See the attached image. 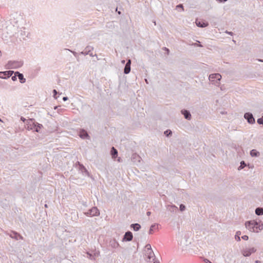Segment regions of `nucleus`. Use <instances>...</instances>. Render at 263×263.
<instances>
[{
  "mask_svg": "<svg viewBox=\"0 0 263 263\" xmlns=\"http://www.w3.org/2000/svg\"><path fill=\"white\" fill-rule=\"evenodd\" d=\"M132 159L134 160V161H138V162H140V157L138 155H137L136 154H134L132 155Z\"/></svg>",
  "mask_w": 263,
  "mask_h": 263,
  "instance_id": "obj_28",
  "label": "nucleus"
},
{
  "mask_svg": "<svg viewBox=\"0 0 263 263\" xmlns=\"http://www.w3.org/2000/svg\"><path fill=\"white\" fill-rule=\"evenodd\" d=\"M42 127H43L42 124H40V123L36 122V124H35V128L34 129L33 132H37V133H40V129Z\"/></svg>",
  "mask_w": 263,
  "mask_h": 263,
  "instance_id": "obj_24",
  "label": "nucleus"
},
{
  "mask_svg": "<svg viewBox=\"0 0 263 263\" xmlns=\"http://www.w3.org/2000/svg\"><path fill=\"white\" fill-rule=\"evenodd\" d=\"M190 232H186L182 235V238L180 240V245L183 246H187L188 243H191V241L189 242V239L190 237Z\"/></svg>",
  "mask_w": 263,
  "mask_h": 263,
  "instance_id": "obj_5",
  "label": "nucleus"
},
{
  "mask_svg": "<svg viewBox=\"0 0 263 263\" xmlns=\"http://www.w3.org/2000/svg\"><path fill=\"white\" fill-rule=\"evenodd\" d=\"M220 89H221V90H222V87H220Z\"/></svg>",
  "mask_w": 263,
  "mask_h": 263,
  "instance_id": "obj_57",
  "label": "nucleus"
},
{
  "mask_svg": "<svg viewBox=\"0 0 263 263\" xmlns=\"http://www.w3.org/2000/svg\"><path fill=\"white\" fill-rule=\"evenodd\" d=\"M110 153L112 158H116L118 155V151L114 147H111Z\"/></svg>",
  "mask_w": 263,
  "mask_h": 263,
  "instance_id": "obj_26",
  "label": "nucleus"
},
{
  "mask_svg": "<svg viewBox=\"0 0 263 263\" xmlns=\"http://www.w3.org/2000/svg\"><path fill=\"white\" fill-rule=\"evenodd\" d=\"M163 50L166 52V54L168 55L170 53V50L166 47H163Z\"/></svg>",
  "mask_w": 263,
  "mask_h": 263,
  "instance_id": "obj_38",
  "label": "nucleus"
},
{
  "mask_svg": "<svg viewBox=\"0 0 263 263\" xmlns=\"http://www.w3.org/2000/svg\"><path fill=\"white\" fill-rule=\"evenodd\" d=\"M21 120L23 122H25L26 121H27L26 119L23 117H21Z\"/></svg>",
  "mask_w": 263,
  "mask_h": 263,
  "instance_id": "obj_42",
  "label": "nucleus"
},
{
  "mask_svg": "<svg viewBox=\"0 0 263 263\" xmlns=\"http://www.w3.org/2000/svg\"><path fill=\"white\" fill-rule=\"evenodd\" d=\"M88 255H89V256H90V258L91 259H92V258L93 257V256H92V255L89 254V253H88Z\"/></svg>",
  "mask_w": 263,
  "mask_h": 263,
  "instance_id": "obj_48",
  "label": "nucleus"
},
{
  "mask_svg": "<svg viewBox=\"0 0 263 263\" xmlns=\"http://www.w3.org/2000/svg\"><path fill=\"white\" fill-rule=\"evenodd\" d=\"M133 238V235L130 231L126 232L122 239L123 241H131Z\"/></svg>",
  "mask_w": 263,
  "mask_h": 263,
  "instance_id": "obj_13",
  "label": "nucleus"
},
{
  "mask_svg": "<svg viewBox=\"0 0 263 263\" xmlns=\"http://www.w3.org/2000/svg\"><path fill=\"white\" fill-rule=\"evenodd\" d=\"M204 262L205 263H212L209 260H208V259H205L204 260Z\"/></svg>",
  "mask_w": 263,
  "mask_h": 263,
  "instance_id": "obj_43",
  "label": "nucleus"
},
{
  "mask_svg": "<svg viewBox=\"0 0 263 263\" xmlns=\"http://www.w3.org/2000/svg\"><path fill=\"white\" fill-rule=\"evenodd\" d=\"M255 263H261L260 261L259 260H256Z\"/></svg>",
  "mask_w": 263,
  "mask_h": 263,
  "instance_id": "obj_49",
  "label": "nucleus"
},
{
  "mask_svg": "<svg viewBox=\"0 0 263 263\" xmlns=\"http://www.w3.org/2000/svg\"><path fill=\"white\" fill-rule=\"evenodd\" d=\"M13 74L14 76L12 75V76H11L10 77H11L12 81H15L17 80V74H16V71L14 72Z\"/></svg>",
  "mask_w": 263,
  "mask_h": 263,
  "instance_id": "obj_33",
  "label": "nucleus"
},
{
  "mask_svg": "<svg viewBox=\"0 0 263 263\" xmlns=\"http://www.w3.org/2000/svg\"><path fill=\"white\" fill-rule=\"evenodd\" d=\"M221 76L220 73H215L209 75V80L210 82H218L221 79Z\"/></svg>",
  "mask_w": 263,
  "mask_h": 263,
  "instance_id": "obj_6",
  "label": "nucleus"
},
{
  "mask_svg": "<svg viewBox=\"0 0 263 263\" xmlns=\"http://www.w3.org/2000/svg\"><path fill=\"white\" fill-rule=\"evenodd\" d=\"M18 15L16 13L11 14L9 17V20L10 24H11L13 27L17 25L18 23Z\"/></svg>",
  "mask_w": 263,
  "mask_h": 263,
  "instance_id": "obj_4",
  "label": "nucleus"
},
{
  "mask_svg": "<svg viewBox=\"0 0 263 263\" xmlns=\"http://www.w3.org/2000/svg\"><path fill=\"white\" fill-rule=\"evenodd\" d=\"M246 229L251 232L257 233L263 228L262 224H260L256 220H250L245 222Z\"/></svg>",
  "mask_w": 263,
  "mask_h": 263,
  "instance_id": "obj_1",
  "label": "nucleus"
},
{
  "mask_svg": "<svg viewBox=\"0 0 263 263\" xmlns=\"http://www.w3.org/2000/svg\"><path fill=\"white\" fill-rule=\"evenodd\" d=\"M255 214L258 216L263 215V208L258 207L255 209Z\"/></svg>",
  "mask_w": 263,
  "mask_h": 263,
  "instance_id": "obj_25",
  "label": "nucleus"
},
{
  "mask_svg": "<svg viewBox=\"0 0 263 263\" xmlns=\"http://www.w3.org/2000/svg\"><path fill=\"white\" fill-rule=\"evenodd\" d=\"M8 235L12 238L15 239V240L22 239L23 237L15 231H11L8 233Z\"/></svg>",
  "mask_w": 263,
  "mask_h": 263,
  "instance_id": "obj_14",
  "label": "nucleus"
},
{
  "mask_svg": "<svg viewBox=\"0 0 263 263\" xmlns=\"http://www.w3.org/2000/svg\"><path fill=\"white\" fill-rule=\"evenodd\" d=\"M256 251V250L254 248H246L242 251V254L245 257H249Z\"/></svg>",
  "mask_w": 263,
  "mask_h": 263,
  "instance_id": "obj_12",
  "label": "nucleus"
},
{
  "mask_svg": "<svg viewBox=\"0 0 263 263\" xmlns=\"http://www.w3.org/2000/svg\"><path fill=\"white\" fill-rule=\"evenodd\" d=\"M158 226H156L155 224H152L149 229V234H152L153 231L154 229L157 228Z\"/></svg>",
  "mask_w": 263,
  "mask_h": 263,
  "instance_id": "obj_29",
  "label": "nucleus"
},
{
  "mask_svg": "<svg viewBox=\"0 0 263 263\" xmlns=\"http://www.w3.org/2000/svg\"><path fill=\"white\" fill-rule=\"evenodd\" d=\"M166 209L171 213H175L178 210V208L175 205H167L166 206Z\"/></svg>",
  "mask_w": 263,
  "mask_h": 263,
  "instance_id": "obj_20",
  "label": "nucleus"
},
{
  "mask_svg": "<svg viewBox=\"0 0 263 263\" xmlns=\"http://www.w3.org/2000/svg\"><path fill=\"white\" fill-rule=\"evenodd\" d=\"M179 208H180V210L181 211H183L185 209V206L184 204H181L180 205Z\"/></svg>",
  "mask_w": 263,
  "mask_h": 263,
  "instance_id": "obj_36",
  "label": "nucleus"
},
{
  "mask_svg": "<svg viewBox=\"0 0 263 263\" xmlns=\"http://www.w3.org/2000/svg\"><path fill=\"white\" fill-rule=\"evenodd\" d=\"M23 65L22 61H9L7 67L9 69H17L21 67Z\"/></svg>",
  "mask_w": 263,
  "mask_h": 263,
  "instance_id": "obj_3",
  "label": "nucleus"
},
{
  "mask_svg": "<svg viewBox=\"0 0 263 263\" xmlns=\"http://www.w3.org/2000/svg\"><path fill=\"white\" fill-rule=\"evenodd\" d=\"M216 1L219 3H224L226 2H227L228 0H216Z\"/></svg>",
  "mask_w": 263,
  "mask_h": 263,
  "instance_id": "obj_41",
  "label": "nucleus"
},
{
  "mask_svg": "<svg viewBox=\"0 0 263 263\" xmlns=\"http://www.w3.org/2000/svg\"><path fill=\"white\" fill-rule=\"evenodd\" d=\"M259 61L260 62H262V60H259Z\"/></svg>",
  "mask_w": 263,
  "mask_h": 263,
  "instance_id": "obj_56",
  "label": "nucleus"
},
{
  "mask_svg": "<svg viewBox=\"0 0 263 263\" xmlns=\"http://www.w3.org/2000/svg\"><path fill=\"white\" fill-rule=\"evenodd\" d=\"M78 164L79 165V170L81 172L82 174L85 176H89V172L86 170V168L85 167V166L82 164H81L79 162H78Z\"/></svg>",
  "mask_w": 263,
  "mask_h": 263,
  "instance_id": "obj_15",
  "label": "nucleus"
},
{
  "mask_svg": "<svg viewBox=\"0 0 263 263\" xmlns=\"http://www.w3.org/2000/svg\"><path fill=\"white\" fill-rule=\"evenodd\" d=\"M181 114L184 116V118L186 120H190L191 119V114L190 112L186 109H182L181 111Z\"/></svg>",
  "mask_w": 263,
  "mask_h": 263,
  "instance_id": "obj_18",
  "label": "nucleus"
},
{
  "mask_svg": "<svg viewBox=\"0 0 263 263\" xmlns=\"http://www.w3.org/2000/svg\"><path fill=\"white\" fill-rule=\"evenodd\" d=\"M69 51H70L76 58H78V53L77 52L70 50H69Z\"/></svg>",
  "mask_w": 263,
  "mask_h": 263,
  "instance_id": "obj_37",
  "label": "nucleus"
},
{
  "mask_svg": "<svg viewBox=\"0 0 263 263\" xmlns=\"http://www.w3.org/2000/svg\"><path fill=\"white\" fill-rule=\"evenodd\" d=\"M68 99V97H64L63 98V100L64 101H67Z\"/></svg>",
  "mask_w": 263,
  "mask_h": 263,
  "instance_id": "obj_44",
  "label": "nucleus"
},
{
  "mask_svg": "<svg viewBox=\"0 0 263 263\" xmlns=\"http://www.w3.org/2000/svg\"><path fill=\"white\" fill-rule=\"evenodd\" d=\"M244 118L247 120V122L251 124L255 123V120L253 116V114L251 112H246L244 115Z\"/></svg>",
  "mask_w": 263,
  "mask_h": 263,
  "instance_id": "obj_9",
  "label": "nucleus"
},
{
  "mask_svg": "<svg viewBox=\"0 0 263 263\" xmlns=\"http://www.w3.org/2000/svg\"><path fill=\"white\" fill-rule=\"evenodd\" d=\"M14 71L8 70L5 71H0V78L3 79H7L13 75Z\"/></svg>",
  "mask_w": 263,
  "mask_h": 263,
  "instance_id": "obj_8",
  "label": "nucleus"
},
{
  "mask_svg": "<svg viewBox=\"0 0 263 263\" xmlns=\"http://www.w3.org/2000/svg\"><path fill=\"white\" fill-rule=\"evenodd\" d=\"M58 93V92H57V91L55 89L53 90V97H54V98L55 99H57V98H58V97H57Z\"/></svg>",
  "mask_w": 263,
  "mask_h": 263,
  "instance_id": "obj_35",
  "label": "nucleus"
},
{
  "mask_svg": "<svg viewBox=\"0 0 263 263\" xmlns=\"http://www.w3.org/2000/svg\"><path fill=\"white\" fill-rule=\"evenodd\" d=\"M250 154L252 157H257L260 155L259 152L255 149H252Z\"/></svg>",
  "mask_w": 263,
  "mask_h": 263,
  "instance_id": "obj_22",
  "label": "nucleus"
},
{
  "mask_svg": "<svg viewBox=\"0 0 263 263\" xmlns=\"http://www.w3.org/2000/svg\"><path fill=\"white\" fill-rule=\"evenodd\" d=\"M257 122L259 124H262L263 125V117L258 118L257 120Z\"/></svg>",
  "mask_w": 263,
  "mask_h": 263,
  "instance_id": "obj_34",
  "label": "nucleus"
},
{
  "mask_svg": "<svg viewBox=\"0 0 263 263\" xmlns=\"http://www.w3.org/2000/svg\"><path fill=\"white\" fill-rule=\"evenodd\" d=\"M246 164L244 161H242L240 162V166L238 167V170H240L246 166Z\"/></svg>",
  "mask_w": 263,
  "mask_h": 263,
  "instance_id": "obj_30",
  "label": "nucleus"
},
{
  "mask_svg": "<svg viewBox=\"0 0 263 263\" xmlns=\"http://www.w3.org/2000/svg\"><path fill=\"white\" fill-rule=\"evenodd\" d=\"M196 25L199 27L204 28L209 25V23L204 21L196 20Z\"/></svg>",
  "mask_w": 263,
  "mask_h": 263,
  "instance_id": "obj_16",
  "label": "nucleus"
},
{
  "mask_svg": "<svg viewBox=\"0 0 263 263\" xmlns=\"http://www.w3.org/2000/svg\"><path fill=\"white\" fill-rule=\"evenodd\" d=\"M110 245L113 248H116L119 246V243L115 240L110 241Z\"/></svg>",
  "mask_w": 263,
  "mask_h": 263,
  "instance_id": "obj_27",
  "label": "nucleus"
},
{
  "mask_svg": "<svg viewBox=\"0 0 263 263\" xmlns=\"http://www.w3.org/2000/svg\"><path fill=\"white\" fill-rule=\"evenodd\" d=\"M36 122L33 119H29L27 121V128L28 130H34Z\"/></svg>",
  "mask_w": 263,
  "mask_h": 263,
  "instance_id": "obj_11",
  "label": "nucleus"
},
{
  "mask_svg": "<svg viewBox=\"0 0 263 263\" xmlns=\"http://www.w3.org/2000/svg\"><path fill=\"white\" fill-rule=\"evenodd\" d=\"M122 63L124 64L125 63V61L124 60L122 61Z\"/></svg>",
  "mask_w": 263,
  "mask_h": 263,
  "instance_id": "obj_52",
  "label": "nucleus"
},
{
  "mask_svg": "<svg viewBox=\"0 0 263 263\" xmlns=\"http://www.w3.org/2000/svg\"><path fill=\"white\" fill-rule=\"evenodd\" d=\"M242 239L245 240H247L249 239V237L247 235H243L241 237Z\"/></svg>",
  "mask_w": 263,
  "mask_h": 263,
  "instance_id": "obj_40",
  "label": "nucleus"
},
{
  "mask_svg": "<svg viewBox=\"0 0 263 263\" xmlns=\"http://www.w3.org/2000/svg\"><path fill=\"white\" fill-rule=\"evenodd\" d=\"M177 7H179V8H183V6L181 4H179L177 6Z\"/></svg>",
  "mask_w": 263,
  "mask_h": 263,
  "instance_id": "obj_46",
  "label": "nucleus"
},
{
  "mask_svg": "<svg viewBox=\"0 0 263 263\" xmlns=\"http://www.w3.org/2000/svg\"><path fill=\"white\" fill-rule=\"evenodd\" d=\"M16 74H17V77L20 80V82H26V79L24 78L23 74L21 73L18 71H16Z\"/></svg>",
  "mask_w": 263,
  "mask_h": 263,
  "instance_id": "obj_21",
  "label": "nucleus"
},
{
  "mask_svg": "<svg viewBox=\"0 0 263 263\" xmlns=\"http://www.w3.org/2000/svg\"><path fill=\"white\" fill-rule=\"evenodd\" d=\"M241 234V232L240 231H237L236 233V235L235 236V239L237 241L240 240V238L239 237V235Z\"/></svg>",
  "mask_w": 263,
  "mask_h": 263,
  "instance_id": "obj_31",
  "label": "nucleus"
},
{
  "mask_svg": "<svg viewBox=\"0 0 263 263\" xmlns=\"http://www.w3.org/2000/svg\"><path fill=\"white\" fill-rule=\"evenodd\" d=\"M87 51H88V49H85V51H84V52H87Z\"/></svg>",
  "mask_w": 263,
  "mask_h": 263,
  "instance_id": "obj_53",
  "label": "nucleus"
},
{
  "mask_svg": "<svg viewBox=\"0 0 263 263\" xmlns=\"http://www.w3.org/2000/svg\"><path fill=\"white\" fill-rule=\"evenodd\" d=\"M35 76H36V74H34V75H32V76L31 75V76H30V77L31 78H34V77H35Z\"/></svg>",
  "mask_w": 263,
  "mask_h": 263,
  "instance_id": "obj_50",
  "label": "nucleus"
},
{
  "mask_svg": "<svg viewBox=\"0 0 263 263\" xmlns=\"http://www.w3.org/2000/svg\"><path fill=\"white\" fill-rule=\"evenodd\" d=\"M130 227L132 228H133V229L135 231H138L141 228V226L139 223H136L132 224L130 225Z\"/></svg>",
  "mask_w": 263,
  "mask_h": 263,
  "instance_id": "obj_23",
  "label": "nucleus"
},
{
  "mask_svg": "<svg viewBox=\"0 0 263 263\" xmlns=\"http://www.w3.org/2000/svg\"><path fill=\"white\" fill-rule=\"evenodd\" d=\"M85 49H88V51H87V52L81 51L80 54L84 55H89L90 57L95 56L97 57V58H98L97 54L93 55V53L91 52L93 50V47L92 46L88 45L85 47Z\"/></svg>",
  "mask_w": 263,
  "mask_h": 263,
  "instance_id": "obj_10",
  "label": "nucleus"
},
{
  "mask_svg": "<svg viewBox=\"0 0 263 263\" xmlns=\"http://www.w3.org/2000/svg\"><path fill=\"white\" fill-rule=\"evenodd\" d=\"M151 212H147L146 214L147 216H149L151 215Z\"/></svg>",
  "mask_w": 263,
  "mask_h": 263,
  "instance_id": "obj_47",
  "label": "nucleus"
},
{
  "mask_svg": "<svg viewBox=\"0 0 263 263\" xmlns=\"http://www.w3.org/2000/svg\"><path fill=\"white\" fill-rule=\"evenodd\" d=\"M164 134L166 137H169L172 135V132L170 129H167L164 132Z\"/></svg>",
  "mask_w": 263,
  "mask_h": 263,
  "instance_id": "obj_32",
  "label": "nucleus"
},
{
  "mask_svg": "<svg viewBox=\"0 0 263 263\" xmlns=\"http://www.w3.org/2000/svg\"><path fill=\"white\" fill-rule=\"evenodd\" d=\"M130 65H131V60H128L126 63L125 64V67L124 69V73L125 74H128L130 71Z\"/></svg>",
  "mask_w": 263,
  "mask_h": 263,
  "instance_id": "obj_17",
  "label": "nucleus"
},
{
  "mask_svg": "<svg viewBox=\"0 0 263 263\" xmlns=\"http://www.w3.org/2000/svg\"><path fill=\"white\" fill-rule=\"evenodd\" d=\"M145 82H147V81L146 79H145Z\"/></svg>",
  "mask_w": 263,
  "mask_h": 263,
  "instance_id": "obj_54",
  "label": "nucleus"
},
{
  "mask_svg": "<svg viewBox=\"0 0 263 263\" xmlns=\"http://www.w3.org/2000/svg\"><path fill=\"white\" fill-rule=\"evenodd\" d=\"M45 207H47V204H45Z\"/></svg>",
  "mask_w": 263,
  "mask_h": 263,
  "instance_id": "obj_55",
  "label": "nucleus"
},
{
  "mask_svg": "<svg viewBox=\"0 0 263 263\" xmlns=\"http://www.w3.org/2000/svg\"><path fill=\"white\" fill-rule=\"evenodd\" d=\"M85 214L87 216H96L99 215L100 212L97 207H93L87 212H85Z\"/></svg>",
  "mask_w": 263,
  "mask_h": 263,
  "instance_id": "obj_7",
  "label": "nucleus"
},
{
  "mask_svg": "<svg viewBox=\"0 0 263 263\" xmlns=\"http://www.w3.org/2000/svg\"><path fill=\"white\" fill-rule=\"evenodd\" d=\"M197 42L199 43V44H197V43H193L192 45L194 46L202 47V46L200 44V43L199 41Z\"/></svg>",
  "mask_w": 263,
  "mask_h": 263,
  "instance_id": "obj_39",
  "label": "nucleus"
},
{
  "mask_svg": "<svg viewBox=\"0 0 263 263\" xmlns=\"http://www.w3.org/2000/svg\"><path fill=\"white\" fill-rule=\"evenodd\" d=\"M144 252L147 261H150L152 259L154 260L155 258L154 253L152 249L151 245H146L144 248Z\"/></svg>",
  "mask_w": 263,
  "mask_h": 263,
  "instance_id": "obj_2",
  "label": "nucleus"
},
{
  "mask_svg": "<svg viewBox=\"0 0 263 263\" xmlns=\"http://www.w3.org/2000/svg\"><path fill=\"white\" fill-rule=\"evenodd\" d=\"M226 33L228 34H230L231 35H232L233 34V33L232 32H229L228 31H226Z\"/></svg>",
  "mask_w": 263,
  "mask_h": 263,
  "instance_id": "obj_45",
  "label": "nucleus"
},
{
  "mask_svg": "<svg viewBox=\"0 0 263 263\" xmlns=\"http://www.w3.org/2000/svg\"><path fill=\"white\" fill-rule=\"evenodd\" d=\"M226 112H225L224 111H221L220 112V114H221L222 115H223V114H225Z\"/></svg>",
  "mask_w": 263,
  "mask_h": 263,
  "instance_id": "obj_51",
  "label": "nucleus"
},
{
  "mask_svg": "<svg viewBox=\"0 0 263 263\" xmlns=\"http://www.w3.org/2000/svg\"><path fill=\"white\" fill-rule=\"evenodd\" d=\"M79 135L80 137L83 139H85L89 138V136L87 132L83 129H82L80 130Z\"/></svg>",
  "mask_w": 263,
  "mask_h": 263,
  "instance_id": "obj_19",
  "label": "nucleus"
},
{
  "mask_svg": "<svg viewBox=\"0 0 263 263\" xmlns=\"http://www.w3.org/2000/svg\"><path fill=\"white\" fill-rule=\"evenodd\" d=\"M0 121H2L1 119H0Z\"/></svg>",
  "mask_w": 263,
  "mask_h": 263,
  "instance_id": "obj_58",
  "label": "nucleus"
}]
</instances>
